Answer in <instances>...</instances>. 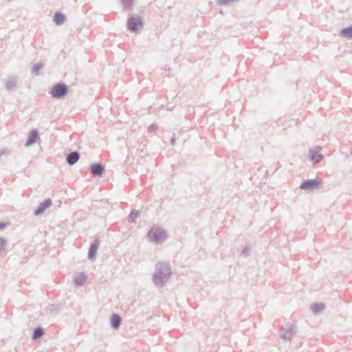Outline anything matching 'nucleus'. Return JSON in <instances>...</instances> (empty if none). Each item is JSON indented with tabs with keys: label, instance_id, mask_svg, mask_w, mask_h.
<instances>
[{
	"label": "nucleus",
	"instance_id": "obj_1",
	"mask_svg": "<svg viewBox=\"0 0 352 352\" xmlns=\"http://www.w3.org/2000/svg\"><path fill=\"white\" fill-rule=\"evenodd\" d=\"M170 265L168 262H159L155 265L153 282L155 285H163L171 276Z\"/></svg>",
	"mask_w": 352,
	"mask_h": 352
},
{
	"label": "nucleus",
	"instance_id": "obj_2",
	"mask_svg": "<svg viewBox=\"0 0 352 352\" xmlns=\"http://www.w3.org/2000/svg\"><path fill=\"white\" fill-rule=\"evenodd\" d=\"M147 237L150 241L158 243L166 240L168 238V234L163 228L153 226L147 232Z\"/></svg>",
	"mask_w": 352,
	"mask_h": 352
},
{
	"label": "nucleus",
	"instance_id": "obj_3",
	"mask_svg": "<svg viewBox=\"0 0 352 352\" xmlns=\"http://www.w3.org/2000/svg\"><path fill=\"white\" fill-rule=\"evenodd\" d=\"M68 91L69 89L67 85L63 82H58L53 86L49 94L53 98L62 99L68 94Z\"/></svg>",
	"mask_w": 352,
	"mask_h": 352
},
{
	"label": "nucleus",
	"instance_id": "obj_4",
	"mask_svg": "<svg viewBox=\"0 0 352 352\" xmlns=\"http://www.w3.org/2000/svg\"><path fill=\"white\" fill-rule=\"evenodd\" d=\"M144 26V21L141 16L131 15L127 19V29L131 32H137Z\"/></svg>",
	"mask_w": 352,
	"mask_h": 352
},
{
	"label": "nucleus",
	"instance_id": "obj_5",
	"mask_svg": "<svg viewBox=\"0 0 352 352\" xmlns=\"http://www.w3.org/2000/svg\"><path fill=\"white\" fill-rule=\"evenodd\" d=\"M320 184L321 181L318 179H305L301 183L300 188L302 190H312L318 188Z\"/></svg>",
	"mask_w": 352,
	"mask_h": 352
},
{
	"label": "nucleus",
	"instance_id": "obj_6",
	"mask_svg": "<svg viewBox=\"0 0 352 352\" xmlns=\"http://www.w3.org/2000/svg\"><path fill=\"white\" fill-rule=\"evenodd\" d=\"M89 170L91 175L94 177H101L105 171L104 166L100 163H94L91 164Z\"/></svg>",
	"mask_w": 352,
	"mask_h": 352
},
{
	"label": "nucleus",
	"instance_id": "obj_7",
	"mask_svg": "<svg viewBox=\"0 0 352 352\" xmlns=\"http://www.w3.org/2000/svg\"><path fill=\"white\" fill-rule=\"evenodd\" d=\"M321 151V147L316 146L313 149H310L309 152V156L311 161L314 164L319 163L323 158V155L320 154L319 152Z\"/></svg>",
	"mask_w": 352,
	"mask_h": 352
},
{
	"label": "nucleus",
	"instance_id": "obj_8",
	"mask_svg": "<svg viewBox=\"0 0 352 352\" xmlns=\"http://www.w3.org/2000/svg\"><path fill=\"white\" fill-rule=\"evenodd\" d=\"M52 201L50 199H45L42 203H41L38 205L37 208H36L34 210V214L35 216H38V215L43 214L45 212L46 209L50 208L52 206Z\"/></svg>",
	"mask_w": 352,
	"mask_h": 352
},
{
	"label": "nucleus",
	"instance_id": "obj_9",
	"mask_svg": "<svg viewBox=\"0 0 352 352\" xmlns=\"http://www.w3.org/2000/svg\"><path fill=\"white\" fill-rule=\"evenodd\" d=\"M100 245V240L96 239L91 243L88 250V258L89 260H94L96 258L97 251Z\"/></svg>",
	"mask_w": 352,
	"mask_h": 352
},
{
	"label": "nucleus",
	"instance_id": "obj_10",
	"mask_svg": "<svg viewBox=\"0 0 352 352\" xmlns=\"http://www.w3.org/2000/svg\"><path fill=\"white\" fill-rule=\"evenodd\" d=\"M283 332L280 335V338L284 340H289L292 339L296 332V327L294 325H291L287 329L283 328Z\"/></svg>",
	"mask_w": 352,
	"mask_h": 352
},
{
	"label": "nucleus",
	"instance_id": "obj_11",
	"mask_svg": "<svg viewBox=\"0 0 352 352\" xmlns=\"http://www.w3.org/2000/svg\"><path fill=\"white\" fill-rule=\"evenodd\" d=\"M39 138L38 131L37 129H32L28 135V140L25 144V146H30L34 144Z\"/></svg>",
	"mask_w": 352,
	"mask_h": 352
},
{
	"label": "nucleus",
	"instance_id": "obj_12",
	"mask_svg": "<svg viewBox=\"0 0 352 352\" xmlns=\"http://www.w3.org/2000/svg\"><path fill=\"white\" fill-rule=\"evenodd\" d=\"M80 155L78 151H72L68 153L66 156V162L72 166L75 164L80 159Z\"/></svg>",
	"mask_w": 352,
	"mask_h": 352
},
{
	"label": "nucleus",
	"instance_id": "obj_13",
	"mask_svg": "<svg viewBox=\"0 0 352 352\" xmlns=\"http://www.w3.org/2000/svg\"><path fill=\"white\" fill-rule=\"evenodd\" d=\"M122 323V318L116 314H113L111 318V327L113 329H118Z\"/></svg>",
	"mask_w": 352,
	"mask_h": 352
},
{
	"label": "nucleus",
	"instance_id": "obj_14",
	"mask_svg": "<svg viewBox=\"0 0 352 352\" xmlns=\"http://www.w3.org/2000/svg\"><path fill=\"white\" fill-rule=\"evenodd\" d=\"M60 306L55 304L50 305L46 309V314L55 316L60 311Z\"/></svg>",
	"mask_w": 352,
	"mask_h": 352
},
{
	"label": "nucleus",
	"instance_id": "obj_15",
	"mask_svg": "<svg viewBox=\"0 0 352 352\" xmlns=\"http://www.w3.org/2000/svg\"><path fill=\"white\" fill-rule=\"evenodd\" d=\"M53 20L57 25H60L65 23L66 16L62 12H56L53 16Z\"/></svg>",
	"mask_w": 352,
	"mask_h": 352
},
{
	"label": "nucleus",
	"instance_id": "obj_16",
	"mask_svg": "<svg viewBox=\"0 0 352 352\" xmlns=\"http://www.w3.org/2000/svg\"><path fill=\"white\" fill-rule=\"evenodd\" d=\"M339 35L342 37H344V38H346L348 39H351L352 38V25L342 28L340 30Z\"/></svg>",
	"mask_w": 352,
	"mask_h": 352
},
{
	"label": "nucleus",
	"instance_id": "obj_17",
	"mask_svg": "<svg viewBox=\"0 0 352 352\" xmlns=\"http://www.w3.org/2000/svg\"><path fill=\"white\" fill-rule=\"evenodd\" d=\"M87 276L85 273L81 272L74 278V283L77 286H82L87 280Z\"/></svg>",
	"mask_w": 352,
	"mask_h": 352
},
{
	"label": "nucleus",
	"instance_id": "obj_18",
	"mask_svg": "<svg viewBox=\"0 0 352 352\" xmlns=\"http://www.w3.org/2000/svg\"><path fill=\"white\" fill-rule=\"evenodd\" d=\"M45 334V330L41 327H37L34 328L33 331V333L32 336V339L33 340H36L41 338Z\"/></svg>",
	"mask_w": 352,
	"mask_h": 352
},
{
	"label": "nucleus",
	"instance_id": "obj_19",
	"mask_svg": "<svg viewBox=\"0 0 352 352\" xmlns=\"http://www.w3.org/2000/svg\"><path fill=\"white\" fill-rule=\"evenodd\" d=\"M324 308L325 305L322 303H314L311 305V309L315 314L320 313L321 311L324 310Z\"/></svg>",
	"mask_w": 352,
	"mask_h": 352
},
{
	"label": "nucleus",
	"instance_id": "obj_20",
	"mask_svg": "<svg viewBox=\"0 0 352 352\" xmlns=\"http://www.w3.org/2000/svg\"><path fill=\"white\" fill-rule=\"evenodd\" d=\"M139 215H140V212L138 210H132L128 216V221L130 223L135 222V219Z\"/></svg>",
	"mask_w": 352,
	"mask_h": 352
},
{
	"label": "nucleus",
	"instance_id": "obj_21",
	"mask_svg": "<svg viewBox=\"0 0 352 352\" xmlns=\"http://www.w3.org/2000/svg\"><path fill=\"white\" fill-rule=\"evenodd\" d=\"M16 85V81L14 78H9L6 82V89L10 91Z\"/></svg>",
	"mask_w": 352,
	"mask_h": 352
},
{
	"label": "nucleus",
	"instance_id": "obj_22",
	"mask_svg": "<svg viewBox=\"0 0 352 352\" xmlns=\"http://www.w3.org/2000/svg\"><path fill=\"white\" fill-rule=\"evenodd\" d=\"M251 252V246L250 245H246L243 250L240 253V256L246 258L250 255Z\"/></svg>",
	"mask_w": 352,
	"mask_h": 352
},
{
	"label": "nucleus",
	"instance_id": "obj_23",
	"mask_svg": "<svg viewBox=\"0 0 352 352\" xmlns=\"http://www.w3.org/2000/svg\"><path fill=\"white\" fill-rule=\"evenodd\" d=\"M133 1L134 0H119V2L125 9H129L133 6Z\"/></svg>",
	"mask_w": 352,
	"mask_h": 352
},
{
	"label": "nucleus",
	"instance_id": "obj_24",
	"mask_svg": "<svg viewBox=\"0 0 352 352\" xmlns=\"http://www.w3.org/2000/svg\"><path fill=\"white\" fill-rule=\"evenodd\" d=\"M44 67L43 63H36L32 67V72L38 74V72Z\"/></svg>",
	"mask_w": 352,
	"mask_h": 352
},
{
	"label": "nucleus",
	"instance_id": "obj_25",
	"mask_svg": "<svg viewBox=\"0 0 352 352\" xmlns=\"http://www.w3.org/2000/svg\"><path fill=\"white\" fill-rule=\"evenodd\" d=\"M157 128V126L155 124H152L151 125L149 126L148 129V132H153L155 131Z\"/></svg>",
	"mask_w": 352,
	"mask_h": 352
},
{
	"label": "nucleus",
	"instance_id": "obj_26",
	"mask_svg": "<svg viewBox=\"0 0 352 352\" xmlns=\"http://www.w3.org/2000/svg\"><path fill=\"white\" fill-rule=\"evenodd\" d=\"M8 226V223L0 221V230L6 228Z\"/></svg>",
	"mask_w": 352,
	"mask_h": 352
},
{
	"label": "nucleus",
	"instance_id": "obj_27",
	"mask_svg": "<svg viewBox=\"0 0 352 352\" xmlns=\"http://www.w3.org/2000/svg\"><path fill=\"white\" fill-rule=\"evenodd\" d=\"M175 138L173 136L171 139H170V144L174 146L175 144Z\"/></svg>",
	"mask_w": 352,
	"mask_h": 352
},
{
	"label": "nucleus",
	"instance_id": "obj_28",
	"mask_svg": "<svg viewBox=\"0 0 352 352\" xmlns=\"http://www.w3.org/2000/svg\"><path fill=\"white\" fill-rule=\"evenodd\" d=\"M3 153V151H0V156H1Z\"/></svg>",
	"mask_w": 352,
	"mask_h": 352
}]
</instances>
